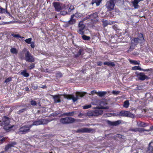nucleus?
I'll return each mask as SVG.
<instances>
[{"label": "nucleus", "instance_id": "24", "mask_svg": "<svg viewBox=\"0 0 153 153\" xmlns=\"http://www.w3.org/2000/svg\"><path fill=\"white\" fill-rule=\"evenodd\" d=\"M102 1V0H92L91 3L92 5H93L94 4H96L97 6H98L101 3Z\"/></svg>", "mask_w": 153, "mask_h": 153}, {"label": "nucleus", "instance_id": "29", "mask_svg": "<svg viewBox=\"0 0 153 153\" xmlns=\"http://www.w3.org/2000/svg\"><path fill=\"white\" fill-rule=\"evenodd\" d=\"M130 62L134 65H139L140 64V62L139 61H135L133 60H129Z\"/></svg>", "mask_w": 153, "mask_h": 153}, {"label": "nucleus", "instance_id": "53", "mask_svg": "<svg viewBox=\"0 0 153 153\" xmlns=\"http://www.w3.org/2000/svg\"><path fill=\"white\" fill-rule=\"evenodd\" d=\"M56 76H62V74L61 73H58L56 74Z\"/></svg>", "mask_w": 153, "mask_h": 153}, {"label": "nucleus", "instance_id": "55", "mask_svg": "<svg viewBox=\"0 0 153 153\" xmlns=\"http://www.w3.org/2000/svg\"><path fill=\"white\" fill-rule=\"evenodd\" d=\"M118 114V113H117V114L114 113L113 114H112V116H118L117 115V114Z\"/></svg>", "mask_w": 153, "mask_h": 153}, {"label": "nucleus", "instance_id": "7", "mask_svg": "<svg viewBox=\"0 0 153 153\" xmlns=\"http://www.w3.org/2000/svg\"><path fill=\"white\" fill-rule=\"evenodd\" d=\"M75 121V119L71 117H66L61 119L60 122L63 124H68L73 123Z\"/></svg>", "mask_w": 153, "mask_h": 153}, {"label": "nucleus", "instance_id": "21", "mask_svg": "<svg viewBox=\"0 0 153 153\" xmlns=\"http://www.w3.org/2000/svg\"><path fill=\"white\" fill-rule=\"evenodd\" d=\"M152 143V142L150 143L149 144L148 147L147 148L146 150V153H153V147L151 145Z\"/></svg>", "mask_w": 153, "mask_h": 153}, {"label": "nucleus", "instance_id": "15", "mask_svg": "<svg viewBox=\"0 0 153 153\" xmlns=\"http://www.w3.org/2000/svg\"><path fill=\"white\" fill-rule=\"evenodd\" d=\"M114 5V2H108L106 3L105 5L109 10H111L113 9Z\"/></svg>", "mask_w": 153, "mask_h": 153}, {"label": "nucleus", "instance_id": "61", "mask_svg": "<svg viewBox=\"0 0 153 153\" xmlns=\"http://www.w3.org/2000/svg\"><path fill=\"white\" fill-rule=\"evenodd\" d=\"M106 103H105V104H103V105H106Z\"/></svg>", "mask_w": 153, "mask_h": 153}, {"label": "nucleus", "instance_id": "64", "mask_svg": "<svg viewBox=\"0 0 153 153\" xmlns=\"http://www.w3.org/2000/svg\"><path fill=\"white\" fill-rule=\"evenodd\" d=\"M57 1H59V0H57Z\"/></svg>", "mask_w": 153, "mask_h": 153}, {"label": "nucleus", "instance_id": "51", "mask_svg": "<svg viewBox=\"0 0 153 153\" xmlns=\"http://www.w3.org/2000/svg\"><path fill=\"white\" fill-rule=\"evenodd\" d=\"M34 65L33 64H32L30 66V69H32L34 67Z\"/></svg>", "mask_w": 153, "mask_h": 153}, {"label": "nucleus", "instance_id": "31", "mask_svg": "<svg viewBox=\"0 0 153 153\" xmlns=\"http://www.w3.org/2000/svg\"><path fill=\"white\" fill-rule=\"evenodd\" d=\"M129 105V101L128 100L125 101L124 102L123 105V107L125 108H128Z\"/></svg>", "mask_w": 153, "mask_h": 153}, {"label": "nucleus", "instance_id": "40", "mask_svg": "<svg viewBox=\"0 0 153 153\" xmlns=\"http://www.w3.org/2000/svg\"><path fill=\"white\" fill-rule=\"evenodd\" d=\"M120 93V91H112V93L113 94L116 95H118Z\"/></svg>", "mask_w": 153, "mask_h": 153}, {"label": "nucleus", "instance_id": "13", "mask_svg": "<svg viewBox=\"0 0 153 153\" xmlns=\"http://www.w3.org/2000/svg\"><path fill=\"white\" fill-rule=\"evenodd\" d=\"M53 5L56 11H59L63 8L60 3L58 2H55L53 3Z\"/></svg>", "mask_w": 153, "mask_h": 153}, {"label": "nucleus", "instance_id": "56", "mask_svg": "<svg viewBox=\"0 0 153 153\" xmlns=\"http://www.w3.org/2000/svg\"><path fill=\"white\" fill-rule=\"evenodd\" d=\"M33 88H34V89H36L37 88V87L36 86H34L33 87Z\"/></svg>", "mask_w": 153, "mask_h": 153}, {"label": "nucleus", "instance_id": "30", "mask_svg": "<svg viewBox=\"0 0 153 153\" xmlns=\"http://www.w3.org/2000/svg\"><path fill=\"white\" fill-rule=\"evenodd\" d=\"M10 52L13 54H16L18 53L17 50L15 48H12L10 50Z\"/></svg>", "mask_w": 153, "mask_h": 153}, {"label": "nucleus", "instance_id": "50", "mask_svg": "<svg viewBox=\"0 0 153 153\" xmlns=\"http://www.w3.org/2000/svg\"><path fill=\"white\" fill-rule=\"evenodd\" d=\"M79 14H78V13H75L74 14H73V15H75L74 16V17H75L76 18L77 17H78L80 16V15H79Z\"/></svg>", "mask_w": 153, "mask_h": 153}, {"label": "nucleus", "instance_id": "60", "mask_svg": "<svg viewBox=\"0 0 153 153\" xmlns=\"http://www.w3.org/2000/svg\"><path fill=\"white\" fill-rule=\"evenodd\" d=\"M110 1L109 2H114V0H109Z\"/></svg>", "mask_w": 153, "mask_h": 153}, {"label": "nucleus", "instance_id": "62", "mask_svg": "<svg viewBox=\"0 0 153 153\" xmlns=\"http://www.w3.org/2000/svg\"><path fill=\"white\" fill-rule=\"evenodd\" d=\"M1 9H0V10H1ZM1 10H0V13H1Z\"/></svg>", "mask_w": 153, "mask_h": 153}, {"label": "nucleus", "instance_id": "43", "mask_svg": "<svg viewBox=\"0 0 153 153\" xmlns=\"http://www.w3.org/2000/svg\"><path fill=\"white\" fill-rule=\"evenodd\" d=\"M112 116V114L109 113L106 114H104L103 115V116L104 117H111Z\"/></svg>", "mask_w": 153, "mask_h": 153}, {"label": "nucleus", "instance_id": "33", "mask_svg": "<svg viewBox=\"0 0 153 153\" xmlns=\"http://www.w3.org/2000/svg\"><path fill=\"white\" fill-rule=\"evenodd\" d=\"M21 74L25 77H27L29 76V74L27 73L26 71L24 70L21 72Z\"/></svg>", "mask_w": 153, "mask_h": 153}, {"label": "nucleus", "instance_id": "42", "mask_svg": "<svg viewBox=\"0 0 153 153\" xmlns=\"http://www.w3.org/2000/svg\"><path fill=\"white\" fill-rule=\"evenodd\" d=\"M30 103L31 105H32L34 106L36 105L37 104L36 102L35 101L33 100H31L30 101Z\"/></svg>", "mask_w": 153, "mask_h": 153}, {"label": "nucleus", "instance_id": "11", "mask_svg": "<svg viewBox=\"0 0 153 153\" xmlns=\"http://www.w3.org/2000/svg\"><path fill=\"white\" fill-rule=\"evenodd\" d=\"M150 128V129L146 130L141 128H131L129 131L133 132L138 131L140 132H142L144 131H150L151 129L153 130V126L151 127Z\"/></svg>", "mask_w": 153, "mask_h": 153}, {"label": "nucleus", "instance_id": "4", "mask_svg": "<svg viewBox=\"0 0 153 153\" xmlns=\"http://www.w3.org/2000/svg\"><path fill=\"white\" fill-rule=\"evenodd\" d=\"M139 36L140 38H135L131 40V45L130 47V49L131 50L134 48L136 45L138 43H142L144 42V39L142 34H140L139 35Z\"/></svg>", "mask_w": 153, "mask_h": 153}, {"label": "nucleus", "instance_id": "54", "mask_svg": "<svg viewBox=\"0 0 153 153\" xmlns=\"http://www.w3.org/2000/svg\"><path fill=\"white\" fill-rule=\"evenodd\" d=\"M25 90L26 91H28L29 90V88L28 87H26L25 88Z\"/></svg>", "mask_w": 153, "mask_h": 153}, {"label": "nucleus", "instance_id": "6", "mask_svg": "<svg viewBox=\"0 0 153 153\" xmlns=\"http://www.w3.org/2000/svg\"><path fill=\"white\" fill-rule=\"evenodd\" d=\"M26 51V53L25 54V59L26 61L30 62H34V58L33 56L31 55L28 51H27L26 49L23 50V51Z\"/></svg>", "mask_w": 153, "mask_h": 153}, {"label": "nucleus", "instance_id": "36", "mask_svg": "<svg viewBox=\"0 0 153 153\" xmlns=\"http://www.w3.org/2000/svg\"><path fill=\"white\" fill-rule=\"evenodd\" d=\"M83 30V29L79 28V30H78L77 32L79 34L83 35L84 33Z\"/></svg>", "mask_w": 153, "mask_h": 153}, {"label": "nucleus", "instance_id": "57", "mask_svg": "<svg viewBox=\"0 0 153 153\" xmlns=\"http://www.w3.org/2000/svg\"><path fill=\"white\" fill-rule=\"evenodd\" d=\"M5 138H3L1 139L0 140H1V141H3L4 140H5Z\"/></svg>", "mask_w": 153, "mask_h": 153}, {"label": "nucleus", "instance_id": "45", "mask_svg": "<svg viewBox=\"0 0 153 153\" xmlns=\"http://www.w3.org/2000/svg\"><path fill=\"white\" fill-rule=\"evenodd\" d=\"M67 13L68 14V13L65 11H61L60 12V14L62 15H65Z\"/></svg>", "mask_w": 153, "mask_h": 153}, {"label": "nucleus", "instance_id": "2", "mask_svg": "<svg viewBox=\"0 0 153 153\" xmlns=\"http://www.w3.org/2000/svg\"><path fill=\"white\" fill-rule=\"evenodd\" d=\"M10 120L7 117H4L2 119V121H0V125L4 126V129L7 131H10L11 128L14 127V126H10Z\"/></svg>", "mask_w": 153, "mask_h": 153}, {"label": "nucleus", "instance_id": "23", "mask_svg": "<svg viewBox=\"0 0 153 153\" xmlns=\"http://www.w3.org/2000/svg\"><path fill=\"white\" fill-rule=\"evenodd\" d=\"M61 95H56L53 96L54 101L56 103L60 102L61 100L60 99L61 98Z\"/></svg>", "mask_w": 153, "mask_h": 153}, {"label": "nucleus", "instance_id": "38", "mask_svg": "<svg viewBox=\"0 0 153 153\" xmlns=\"http://www.w3.org/2000/svg\"><path fill=\"white\" fill-rule=\"evenodd\" d=\"M102 22H103V25L104 27L108 25V23L107 21H104L103 20H102Z\"/></svg>", "mask_w": 153, "mask_h": 153}, {"label": "nucleus", "instance_id": "9", "mask_svg": "<svg viewBox=\"0 0 153 153\" xmlns=\"http://www.w3.org/2000/svg\"><path fill=\"white\" fill-rule=\"evenodd\" d=\"M31 128L30 125L23 126L20 128L18 133L19 134H26L29 131Z\"/></svg>", "mask_w": 153, "mask_h": 153}, {"label": "nucleus", "instance_id": "44", "mask_svg": "<svg viewBox=\"0 0 153 153\" xmlns=\"http://www.w3.org/2000/svg\"><path fill=\"white\" fill-rule=\"evenodd\" d=\"M143 88V87L142 85H137L136 88V89L137 90H141Z\"/></svg>", "mask_w": 153, "mask_h": 153}, {"label": "nucleus", "instance_id": "16", "mask_svg": "<svg viewBox=\"0 0 153 153\" xmlns=\"http://www.w3.org/2000/svg\"><path fill=\"white\" fill-rule=\"evenodd\" d=\"M107 122L108 125L112 126H116L120 124L121 123V121L120 120L114 122H111L109 120H107Z\"/></svg>", "mask_w": 153, "mask_h": 153}, {"label": "nucleus", "instance_id": "5", "mask_svg": "<svg viewBox=\"0 0 153 153\" xmlns=\"http://www.w3.org/2000/svg\"><path fill=\"white\" fill-rule=\"evenodd\" d=\"M52 120L43 119L36 120L33 122L32 124L30 125V127L33 126H38L40 125H45L47 124L48 123L51 122Z\"/></svg>", "mask_w": 153, "mask_h": 153}, {"label": "nucleus", "instance_id": "1", "mask_svg": "<svg viewBox=\"0 0 153 153\" xmlns=\"http://www.w3.org/2000/svg\"><path fill=\"white\" fill-rule=\"evenodd\" d=\"M108 108V106L96 107L94 108L95 110L89 111L87 114L89 117H97L103 114V111L101 109H107Z\"/></svg>", "mask_w": 153, "mask_h": 153}, {"label": "nucleus", "instance_id": "22", "mask_svg": "<svg viewBox=\"0 0 153 153\" xmlns=\"http://www.w3.org/2000/svg\"><path fill=\"white\" fill-rule=\"evenodd\" d=\"M132 69L134 70H139L140 71H149V69L145 70L141 68L139 66H135L132 67Z\"/></svg>", "mask_w": 153, "mask_h": 153}, {"label": "nucleus", "instance_id": "20", "mask_svg": "<svg viewBox=\"0 0 153 153\" xmlns=\"http://www.w3.org/2000/svg\"><path fill=\"white\" fill-rule=\"evenodd\" d=\"M137 75L139 76L138 77L139 79L141 80H144L148 78V76L145 75L143 73H140Z\"/></svg>", "mask_w": 153, "mask_h": 153}, {"label": "nucleus", "instance_id": "27", "mask_svg": "<svg viewBox=\"0 0 153 153\" xmlns=\"http://www.w3.org/2000/svg\"><path fill=\"white\" fill-rule=\"evenodd\" d=\"M137 125L140 127H145L147 126V124L142 122H139L137 123Z\"/></svg>", "mask_w": 153, "mask_h": 153}, {"label": "nucleus", "instance_id": "52", "mask_svg": "<svg viewBox=\"0 0 153 153\" xmlns=\"http://www.w3.org/2000/svg\"><path fill=\"white\" fill-rule=\"evenodd\" d=\"M102 62H97L98 65L99 66L102 65Z\"/></svg>", "mask_w": 153, "mask_h": 153}, {"label": "nucleus", "instance_id": "12", "mask_svg": "<svg viewBox=\"0 0 153 153\" xmlns=\"http://www.w3.org/2000/svg\"><path fill=\"white\" fill-rule=\"evenodd\" d=\"M16 144V143L15 141L12 142L6 146L5 148V151H7L11 148L14 146Z\"/></svg>", "mask_w": 153, "mask_h": 153}, {"label": "nucleus", "instance_id": "49", "mask_svg": "<svg viewBox=\"0 0 153 153\" xmlns=\"http://www.w3.org/2000/svg\"><path fill=\"white\" fill-rule=\"evenodd\" d=\"M30 46L32 48H34L35 47L34 42H31L30 43Z\"/></svg>", "mask_w": 153, "mask_h": 153}, {"label": "nucleus", "instance_id": "8", "mask_svg": "<svg viewBox=\"0 0 153 153\" xmlns=\"http://www.w3.org/2000/svg\"><path fill=\"white\" fill-rule=\"evenodd\" d=\"M117 115L119 116L129 117L131 118L134 117V115L128 111H121Z\"/></svg>", "mask_w": 153, "mask_h": 153}, {"label": "nucleus", "instance_id": "32", "mask_svg": "<svg viewBox=\"0 0 153 153\" xmlns=\"http://www.w3.org/2000/svg\"><path fill=\"white\" fill-rule=\"evenodd\" d=\"M106 93L105 91H100L97 93V94L99 96L102 97L105 95Z\"/></svg>", "mask_w": 153, "mask_h": 153}, {"label": "nucleus", "instance_id": "28", "mask_svg": "<svg viewBox=\"0 0 153 153\" xmlns=\"http://www.w3.org/2000/svg\"><path fill=\"white\" fill-rule=\"evenodd\" d=\"M78 27L79 29H84L85 27V25L83 24L82 21H81L79 22L78 25Z\"/></svg>", "mask_w": 153, "mask_h": 153}, {"label": "nucleus", "instance_id": "63", "mask_svg": "<svg viewBox=\"0 0 153 153\" xmlns=\"http://www.w3.org/2000/svg\"><path fill=\"white\" fill-rule=\"evenodd\" d=\"M1 17H0V20H1Z\"/></svg>", "mask_w": 153, "mask_h": 153}, {"label": "nucleus", "instance_id": "3", "mask_svg": "<svg viewBox=\"0 0 153 153\" xmlns=\"http://www.w3.org/2000/svg\"><path fill=\"white\" fill-rule=\"evenodd\" d=\"M86 94V92L81 93L78 92L75 95L65 94L63 96L65 98L69 100L71 99L73 102H74L78 100L79 97H82Z\"/></svg>", "mask_w": 153, "mask_h": 153}, {"label": "nucleus", "instance_id": "37", "mask_svg": "<svg viewBox=\"0 0 153 153\" xmlns=\"http://www.w3.org/2000/svg\"><path fill=\"white\" fill-rule=\"evenodd\" d=\"M12 36H13V37H16V38H23L24 37H22L19 34H12Z\"/></svg>", "mask_w": 153, "mask_h": 153}, {"label": "nucleus", "instance_id": "48", "mask_svg": "<svg viewBox=\"0 0 153 153\" xmlns=\"http://www.w3.org/2000/svg\"><path fill=\"white\" fill-rule=\"evenodd\" d=\"M97 94V92H96V91L93 90V91H92L91 92V93L89 94V95L93 94Z\"/></svg>", "mask_w": 153, "mask_h": 153}, {"label": "nucleus", "instance_id": "34", "mask_svg": "<svg viewBox=\"0 0 153 153\" xmlns=\"http://www.w3.org/2000/svg\"><path fill=\"white\" fill-rule=\"evenodd\" d=\"M82 38L83 39L85 40H88L90 39V36H87L85 35H83L82 36Z\"/></svg>", "mask_w": 153, "mask_h": 153}, {"label": "nucleus", "instance_id": "17", "mask_svg": "<svg viewBox=\"0 0 153 153\" xmlns=\"http://www.w3.org/2000/svg\"><path fill=\"white\" fill-rule=\"evenodd\" d=\"M64 8L65 9H68V14H70L71 13V12L74 9V6L73 5L69 4L67 5L66 7L64 6Z\"/></svg>", "mask_w": 153, "mask_h": 153}, {"label": "nucleus", "instance_id": "18", "mask_svg": "<svg viewBox=\"0 0 153 153\" xmlns=\"http://www.w3.org/2000/svg\"><path fill=\"white\" fill-rule=\"evenodd\" d=\"M74 15H71L70 19L68 22V24L69 25H72L75 23L76 22V19L74 18Z\"/></svg>", "mask_w": 153, "mask_h": 153}, {"label": "nucleus", "instance_id": "46", "mask_svg": "<svg viewBox=\"0 0 153 153\" xmlns=\"http://www.w3.org/2000/svg\"><path fill=\"white\" fill-rule=\"evenodd\" d=\"M25 110V108L22 109L21 110H19L18 112V114H20L21 113L23 112Z\"/></svg>", "mask_w": 153, "mask_h": 153}, {"label": "nucleus", "instance_id": "58", "mask_svg": "<svg viewBox=\"0 0 153 153\" xmlns=\"http://www.w3.org/2000/svg\"><path fill=\"white\" fill-rule=\"evenodd\" d=\"M82 51L81 50H79V55H80Z\"/></svg>", "mask_w": 153, "mask_h": 153}, {"label": "nucleus", "instance_id": "35", "mask_svg": "<svg viewBox=\"0 0 153 153\" xmlns=\"http://www.w3.org/2000/svg\"><path fill=\"white\" fill-rule=\"evenodd\" d=\"M74 112L72 111L71 112L65 113L64 114L67 116H73L74 114Z\"/></svg>", "mask_w": 153, "mask_h": 153}, {"label": "nucleus", "instance_id": "59", "mask_svg": "<svg viewBox=\"0 0 153 153\" xmlns=\"http://www.w3.org/2000/svg\"><path fill=\"white\" fill-rule=\"evenodd\" d=\"M117 136L118 137H121L122 136L120 134H117Z\"/></svg>", "mask_w": 153, "mask_h": 153}, {"label": "nucleus", "instance_id": "41", "mask_svg": "<svg viewBox=\"0 0 153 153\" xmlns=\"http://www.w3.org/2000/svg\"><path fill=\"white\" fill-rule=\"evenodd\" d=\"M91 105H86L83 106V108L84 109H88L91 107Z\"/></svg>", "mask_w": 153, "mask_h": 153}, {"label": "nucleus", "instance_id": "39", "mask_svg": "<svg viewBox=\"0 0 153 153\" xmlns=\"http://www.w3.org/2000/svg\"><path fill=\"white\" fill-rule=\"evenodd\" d=\"M31 38H29L25 40V41L28 44H30L31 42Z\"/></svg>", "mask_w": 153, "mask_h": 153}, {"label": "nucleus", "instance_id": "25", "mask_svg": "<svg viewBox=\"0 0 153 153\" xmlns=\"http://www.w3.org/2000/svg\"><path fill=\"white\" fill-rule=\"evenodd\" d=\"M105 65H107L109 66L114 67L115 66V64L114 62L111 61L106 62L104 63Z\"/></svg>", "mask_w": 153, "mask_h": 153}, {"label": "nucleus", "instance_id": "10", "mask_svg": "<svg viewBox=\"0 0 153 153\" xmlns=\"http://www.w3.org/2000/svg\"><path fill=\"white\" fill-rule=\"evenodd\" d=\"M97 13H95L91 15L87 16L85 19H91L92 21L96 22L98 21V20L97 19Z\"/></svg>", "mask_w": 153, "mask_h": 153}, {"label": "nucleus", "instance_id": "26", "mask_svg": "<svg viewBox=\"0 0 153 153\" xmlns=\"http://www.w3.org/2000/svg\"><path fill=\"white\" fill-rule=\"evenodd\" d=\"M104 102L103 101H100L99 100H96L92 103V104L94 105H102Z\"/></svg>", "mask_w": 153, "mask_h": 153}, {"label": "nucleus", "instance_id": "14", "mask_svg": "<svg viewBox=\"0 0 153 153\" xmlns=\"http://www.w3.org/2000/svg\"><path fill=\"white\" fill-rule=\"evenodd\" d=\"M92 129L88 128H82L79 129L77 130L76 132L79 133H88L91 132Z\"/></svg>", "mask_w": 153, "mask_h": 153}, {"label": "nucleus", "instance_id": "19", "mask_svg": "<svg viewBox=\"0 0 153 153\" xmlns=\"http://www.w3.org/2000/svg\"><path fill=\"white\" fill-rule=\"evenodd\" d=\"M142 0H134L131 2L134 9H137L138 8L139 6L138 5V4Z\"/></svg>", "mask_w": 153, "mask_h": 153}, {"label": "nucleus", "instance_id": "47", "mask_svg": "<svg viewBox=\"0 0 153 153\" xmlns=\"http://www.w3.org/2000/svg\"><path fill=\"white\" fill-rule=\"evenodd\" d=\"M11 80V79L10 78H8L5 80L4 82L6 83L9 82Z\"/></svg>", "mask_w": 153, "mask_h": 153}]
</instances>
